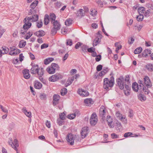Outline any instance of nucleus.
Listing matches in <instances>:
<instances>
[{
	"instance_id": "obj_35",
	"label": "nucleus",
	"mask_w": 153,
	"mask_h": 153,
	"mask_svg": "<svg viewBox=\"0 0 153 153\" xmlns=\"http://www.w3.org/2000/svg\"><path fill=\"white\" fill-rule=\"evenodd\" d=\"M115 128L117 131H120L122 128V126L121 123L120 122H117L116 123Z\"/></svg>"
},
{
	"instance_id": "obj_60",
	"label": "nucleus",
	"mask_w": 153,
	"mask_h": 153,
	"mask_svg": "<svg viewBox=\"0 0 153 153\" xmlns=\"http://www.w3.org/2000/svg\"><path fill=\"white\" fill-rule=\"evenodd\" d=\"M96 56L97 57L95 58L96 61L97 62L101 60V55H97Z\"/></svg>"
},
{
	"instance_id": "obj_63",
	"label": "nucleus",
	"mask_w": 153,
	"mask_h": 153,
	"mask_svg": "<svg viewBox=\"0 0 153 153\" xmlns=\"http://www.w3.org/2000/svg\"><path fill=\"white\" fill-rule=\"evenodd\" d=\"M102 66L101 65H98L97 67V71H100L102 68Z\"/></svg>"
},
{
	"instance_id": "obj_45",
	"label": "nucleus",
	"mask_w": 153,
	"mask_h": 153,
	"mask_svg": "<svg viewBox=\"0 0 153 153\" xmlns=\"http://www.w3.org/2000/svg\"><path fill=\"white\" fill-rule=\"evenodd\" d=\"M33 32H28L25 35V39H29L33 35Z\"/></svg>"
},
{
	"instance_id": "obj_36",
	"label": "nucleus",
	"mask_w": 153,
	"mask_h": 153,
	"mask_svg": "<svg viewBox=\"0 0 153 153\" xmlns=\"http://www.w3.org/2000/svg\"><path fill=\"white\" fill-rule=\"evenodd\" d=\"M152 13V10L150 9L147 10L145 11L144 15L145 17H148L150 16Z\"/></svg>"
},
{
	"instance_id": "obj_47",
	"label": "nucleus",
	"mask_w": 153,
	"mask_h": 153,
	"mask_svg": "<svg viewBox=\"0 0 153 153\" xmlns=\"http://www.w3.org/2000/svg\"><path fill=\"white\" fill-rule=\"evenodd\" d=\"M76 116L75 114H71L68 116V117L69 119H74Z\"/></svg>"
},
{
	"instance_id": "obj_31",
	"label": "nucleus",
	"mask_w": 153,
	"mask_h": 153,
	"mask_svg": "<svg viewBox=\"0 0 153 153\" xmlns=\"http://www.w3.org/2000/svg\"><path fill=\"white\" fill-rule=\"evenodd\" d=\"M132 88L133 90L135 92H137L139 89L138 84L136 82L132 84Z\"/></svg>"
},
{
	"instance_id": "obj_22",
	"label": "nucleus",
	"mask_w": 153,
	"mask_h": 153,
	"mask_svg": "<svg viewBox=\"0 0 153 153\" xmlns=\"http://www.w3.org/2000/svg\"><path fill=\"white\" fill-rule=\"evenodd\" d=\"M22 112L25 114L26 116L29 118H31L32 117L31 113L30 111H28L25 108H23L22 109Z\"/></svg>"
},
{
	"instance_id": "obj_34",
	"label": "nucleus",
	"mask_w": 153,
	"mask_h": 153,
	"mask_svg": "<svg viewBox=\"0 0 153 153\" xmlns=\"http://www.w3.org/2000/svg\"><path fill=\"white\" fill-rule=\"evenodd\" d=\"M100 42V40L98 37L94 39L93 43V45L94 46L97 45Z\"/></svg>"
},
{
	"instance_id": "obj_59",
	"label": "nucleus",
	"mask_w": 153,
	"mask_h": 153,
	"mask_svg": "<svg viewBox=\"0 0 153 153\" xmlns=\"http://www.w3.org/2000/svg\"><path fill=\"white\" fill-rule=\"evenodd\" d=\"M95 51V48H93V47H91V48L88 49V51L89 52L92 53V52H94V51Z\"/></svg>"
},
{
	"instance_id": "obj_33",
	"label": "nucleus",
	"mask_w": 153,
	"mask_h": 153,
	"mask_svg": "<svg viewBox=\"0 0 153 153\" xmlns=\"http://www.w3.org/2000/svg\"><path fill=\"white\" fill-rule=\"evenodd\" d=\"M54 59L53 58H48L45 60L44 64L45 65H48Z\"/></svg>"
},
{
	"instance_id": "obj_30",
	"label": "nucleus",
	"mask_w": 153,
	"mask_h": 153,
	"mask_svg": "<svg viewBox=\"0 0 153 153\" xmlns=\"http://www.w3.org/2000/svg\"><path fill=\"white\" fill-rule=\"evenodd\" d=\"M138 97L139 99L141 101H144L146 100L145 96L142 94H139Z\"/></svg>"
},
{
	"instance_id": "obj_57",
	"label": "nucleus",
	"mask_w": 153,
	"mask_h": 153,
	"mask_svg": "<svg viewBox=\"0 0 153 153\" xmlns=\"http://www.w3.org/2000/svg\"><path fill=\"white\" fill-rule=\"evenodd\" d=\"M39 97L41 100H44L46 98V95L44 94H42L40 95Z\"/></svg>"
},
{
	"instance_id": "obj_56",
	"label": "nucleus",
	"mask_w": 153,
	"mask_h": 153,
	"mask_svg": "<svg viewBox=\"0 0 153 153\" xmlns=\"http://www.w3.org/2000/svg\"><path fill=\"white\" fill-rule=\"evenodd\" d=\"M134 41V38L133 37H131L130 40L129 39L128 41V43L129 44H131L133 43Z\"/></svg>"
},
{
	"instance_id": "obj_13",
	"label": "nucleus",
	"mask_w": 153,
	"mask_h": 153,
	"mask_svg": "<svg viewBox=\"0 0 153 153\" xmlns=\"http://www.w3.org/2000/svg\"><path fill=\"white\" fill-rule=\"evenodd\" d=\"M88 128L87 127L83 128L81 131V136L82 138H85L87 135L88 131Z\"/></svg>"
},
{
	"instance_id": "obj_29",
	"label": "nucleus",
	"mask_w": 153,
	"mask_h": 153,
	"mask_svg": "<svg viewBox=\"0 0 153 153\" xmlns=\"http://www.w3.org/2000/svg\"><path fill=\"white\" fill-rule=\"evenodd\" d=\"M151 51L150 50L147 49L145 50L142 53V56L143 57H146L149 54H151Z\"/></svg>"
},
{
	"instance_id": "obj_64",
	"label": "nucleus",
	"mask_w": 153,
	"mask_h": 153,
	"mask_svg": "<svg viewBox=\"0 0 153 153\" xmlns=\"http://www.w3.org/2000/svg\"><path fill=\"white\" fill-rule=\"evenodd\" d=\"M111 135L113 138H117L118 137V135L114 133L112 134Z\"/></svg>"
},
{
	"instance_id": "obj_55",
	"label": "nucleus",
	"mask_w": 153,
	"mask_h": 153,
	"mask_svg": "<svg viewBox=\"0 0 153 153\" xmlns=\"http://www.w3.org/2000/svg\"><path fill=\"white\" fill-rule=\"evenodd\" d=\"M57 123L59 126L62 125V123H63V120L59 118H58L57 120Z\"/></svg>"
},
{
	"instance_id": "obj_10",
	"label": "nucleus",
	"mask_w": 153,
	"mask_h": 153,
	"mask_svg": "<svg viewBox=\"0 0 153 153\" xmlns=\"http://www.w3.org/2000/svg\"><path fill=\"white\" fill-rule=\"evenodd\" d=\"M115 115L117 118L122 121L123 123L126 124L127 120L125 116L122 115L119 111H116Z\"/></svg>"
},
{
	"instance_id": "obj_14",
	"label": "nucleus",
	"mask_w": 153,
	"mask_h": 153,
	"mask_svg": "<svg viewBox=\"0 0 153 153\" xmlns=\"http://www.w3.org/2000/svg\"><path fill=\"white\" fill-rule=\"evenodd\" d=\"M78 93L82 97H87L89 95L88 92L82 89H79L77 91Z\"/></svg>"
},
{
	"instance_id": "obj_17",
	"label": "nucleus",
	"mask_w": 153,
	"mask_h": 153,
	"mask_svg": "<svg viewBox=\"0 0 153 153\" xmlns=\"http://www.w3.org/2000/svg\"><path fill=\"white\" fill-rule=\"evenodd\" d=\"M106 110L105 107L102 106L100 109V115L102 118L104 117L105 115Z\"/></svg>"
},
{
	"instance_id": "obj_38",
	"label": "nucleus",
	"mask_w": 153,
	"mask_h": 153,
	"mask_svg": "<svg viewBox=\"0 0 153 153\" xmlns=\"http://www.w3.org/2000/svg\"><path fill=\"white\" fill-rule=\"evenodd\" d=\"M38 4V1H34L30 5V7L32 9L36 7Z\"/></svg>"
},
{
	"instance_id": "obj_21",
	"label": "nucleus",
	"mask_w": 153,
	"mask_h": 153,
	"mask_svg": "<svg viewBox=\"0 0 153 153\" xmlns=\"http://www.w3.org/2000/svg\"><path fill=\"white\" fill-rule=\"evenodd\" d=\"M34 34L37 37H39L44 36L45 34V33L43 30H41L35 32Z\"/></svg>"
},
{
	"instance_id": "obj_24",
	"label": "nucleus",
	"mask_w": 153,
	"mask_h": 153,
	"mask_svg": "<svg viewBox=\"0 0 153 153\" xmlns=\"http://www.w3.org/2000/svg\"><path fill=\"white\" fill-rule=\"evenodd\" d=\"M56 15L54 13H51L50 14L49 18L51 23L56 20Z\"/></svg>"
},
{
	"instance_id": "obj_11",
	"label": "nucleus",
	"mask_w": 153,
	"mask_h": 153,
	"mask_svg": "<svg viewBox=\"0 0 153 153\" xmlns=\"http://www.w3.org/2000/svg\"><path fill=\"white\" fill-rule=\"evenodd\" d=\"M90 121V123L92 126H94L97 124L98 121V118L96 113H94L91 114Z\"/></svg>"
},
{
	"instance_id": "obj_5",
	"label": "nucleus",
	"mask_w": 153,
	"mask_h": 153,
	"mask_svg": "<svg viewBox=\"0 0 153 153\" xmlns=\"http://www.w3.org/2000/svg\"><path fill=\"white\" fill-rule=\"evenodd\" d=\"M59 65L55 63H52L50 66H48L46 69V71L50 74H53L55 72L56 70H58L59 69Z\"/></svg>"
},
{
	"instance_id": "obj_37",
	"label": "nucleus",
	"mask_w": 153,
	"mask_h": 153,
	"mask_svg": "<svg viewBox=\"0 0 153 153\" xmlns=\"http://www.w3.org/2000/svg\"><path fill=\"white\" fill-rule=\"evenodd\" d=\"M145 10V8L143 7H140L138 9V11L139 14L143 15Z\"/></svg>"
},
{
	"instance_id": "obj_50",
	"label": "nucleus",
	"mask_w": 153,
	"mask_h": 153,
	"mask_svg": "<svg viewBox=\"0 0 153 153\" xmlns=\"http://www.w3.org/2000/svg\"><path fill=\"white\" fill-rule=\"evenodd\" d=\"M20 51L19 49H16L13 51V56L19 54L20 53Z\"/></svg>"
},
{
	"instance_id": "obj_25",
	"label": "nucleus",
	"mask_w": 153,
	"mask_h": 153,
	"mask_svg": "<svg viewBox=\"0 0 153 153\" xmlns=\"http://www.w3.org/2000/svg\"><path fill=\"white\" fill-rule=\"evenodd\" d=\"M35 88L37 89H40L42 86V85L41 83L38 81H35L34 83Z\"/></svg>"
},
{
	"instance_id": "obj_23",
	"label": "nucleus",
	"mask_w": 153,
	"mask_h": 153,
	"mask_svg": "<svg viewBox=\"0 0 153 153\" xmlns=\"http://www.w3.org/2000/svg\"><path fill=\"white\" fill-rule=\"evenodd\" d=\"M12 147L16 151H18V149L16 148L19 146V144L18 143V141L16 139L14 140L13 142H12Z\"/></svg>"
},
{
	"instance_id": "obj_62",
	"label": "nucleus",
	"mask_w": 153,
	"mask_h": 153,
	"mask_svg": "<svg viewBox=\"0 0 153 153\" xmlns=\"http://www.w3.org/2000/svg\"><path fill=\"white\" fill-rule=\"evenodd\" d=\"M96 2L100 6H102L103 4L102 2L100 0H96Z\"/></svg>"
},
{
	"instance_id": "obj_16",
	"label": "nucleus",
	"mask_w": 153,
	"mask_h": 153,
	"mask_svg": "<svg viewBox=\"0 0 153 153\" xmlns=\"http://www.w3.org/2000/svg\"><path fill=\"white\" fill-rule=\"evenodd\" d=\"M85 11L82 9H80L77 11L76 16L79 18H81L85 15Z\"/></svg>"
},
{
	"instance_id": "obj_44",
	"label": "nucleus",
	"mask_w": 153,
	"mask_h": 153,
	"mask_svg": "<svg viewBox=\"0 0 153 153\" xmlns=\"http://www.w3.org/2000/svg\"><path fill=\"white\" fill-rule=\"evenodd\" d=\"M72 20L70 19H67L65 22V24L66 26H69L72 24Z\"/></svg>"
},
{
	"instance_id": "obj_43",
	"label": "nucleus",
	"mask_w": 153,
	"mask_h": 153,
	"mask_svg": "<svg viewBox=\"0 0 153 153\" xmlns=\"http://www.w3.org/2000/svg\"><path fill=\"white\" fill-rule=\"evenodd\" d=\"M67 92V89L65 88L62 89L61 91V94L62 96L65 95Z\"/></svg>"
},
{
	"instance_id": "obj_54",
	"label": "nucleus",
	"mask_w": 153,
	"mask_h": 153,
	"mask_svg": "<svg viewBox=\"0 0 153 153\" xmlns=\"http://www.w3.org/2000/svg\"><path fill=\"white\" fill-rule=\"evenodd\" d=\"M82 44L80 42H78L75 46V48L76 49H78L80 46H82Z\"/></svg>"
},
{
	"instance_id": "obj_26",
	"label": "nucleus",
	"mask_w": 153,
	"mask_h": 153,
	"mask_svg": "<svg viewBox=\"0 0 153 153\" xmlns=\"http://www.w3.org/2000/svg\"><path fill=\"white\" fill-rule=\"evenodd\" d=\"M146 68L149 71H153V64L148 63L146 65Z\"/></svg>"
},
{
	"instance_id": "obj_52",
	"label": "nucleus",
	"mask_w": 153,
	"mask_h": 153,
	"mask_svg": "<svg viewBox=\"0 0 153 153\" xmlns=\"http://www.w3.org/2000/svg\"><path fill=\"white\" fill-rule=\"evenodd\" d=\"M91 11V14L93 16H95L97 14V11L94 9L92 10Z\"/></svg>"
},
{
	"instance_id": "obj_19",
	"label": "nucleus",
	"mask_w": 153,
	"mask_h": 153,
	"mask_svg": "<svg viewBox=\"0 0 153 153\" xmlns=\"http://www.w3.org/2000/svg\"><path fill=\"white\" fill-rule=\"evenodd\" d=\"M84 102L85 105L87 106H90L94 103V102L92 99L87 98L85 99L84 100Z\"/></svg>"
},
{
	"instance_id": "obj_40",
	"label": "nucleus",
	"mask_w": 153,
	"mask_h": 153,
	"mask_svg": "<svg viewBox=\"0 0 153 153\" xmlns=\"http://www.w3.org/2000/svg\"><path fill=\"white\" fill-rule=\"evenodd\" d=\"M125 84H124V85H126V84L128 85H129V77L128 75L126 76L125 78Z\"/></svg>"
},
{
	"instance_id": "obj_18",
	"label": "nucleus",
	"mask_w": 153,
	"mask_h": 153,
	"mask_svg": "<svg viewBox=\"0 0 153 153\" xmlns=\"http://www.w3.org/2000/svg\"><path fill=\"white\" fill-rule=\"evenodd\" d=\"M53 105L54 106L58 103L60 99V96L57 94H55L53 96Z\"/></svg>"
},
{
	"instance_id": "obj_6",
	"label": "nucleus",
	"mask_w": 153,
	"mask_h": 153,
	"mask_svg": "<svg viewBox=\"0 0 153 153\" xmlns=\"http://www.w3.org/2000/svg\"><path fill=\"white\" fill-rule=\"evenodd\" d=\"M44 71L43 68H39L38 65H36L32 66L31 69V73L33 74H37L40 76L42 74Z\"/></svg>"
},
{
	"instance_id": "obj_1",
	"label": "nucleus",
	"mask_w": 153,
	"mask_h": 153,
	"mask_svg": "<svg viewBox=\"0 0 153 153\" xmlns=\"http://www.w3.org/2000/svg\"><path fill=\"white\" fill-rule=\"evenodd\" d=\"M138 82L140 84V89L143 90L145 94H148L149 93V91L148 88L151 87L152 86L149 77L147 76H146L143 78V81L140 80Z\"/></svg>"
},
{
	"instance_id": "obj_9",
	"label": "nucleus",
	"mask_w": 153,
	"mask_h": 153,
	"mask_svg": "<svg viewBox=\"0 0 153 153\" xmlns=\"http://www.w3.org/2000/svg\"><path fill=\"white\" fill-rule=\"evenodd\" d=\"M62 78V76L60 74L57 73L52 75L49 78V80L52 82H54Z\"/></svg>"
},
{
	"instance_id": "obj_20",
	"label": "nucleus",
	"mask_w": 153,
	"mask_h": 153,
	"mask_svg": "<svg viewBox=\"0 0 153 153\" xmlns=\"http://www.w3.org/2000/svg\"><path fill=\"white\" fill-rule=\"evenodd\" d=\"M29 71L28 70L25 69L23 70V73L24 77L26 79H29L30 77V74H29Z\"/></svg>"
},
{
	"instance_id": "obj_61",
	"label": "nucleus",
	"mask_w": 153,
	"mask_h": 153,
	"mask_svg": "<svg viewBox=\"0 0 153 153\" xmlns=\"http://www.w3.org/2000/svg\"><path fill=\"white\" fill-rule=\"evenodd\" d=\"M48 44H44L41 46V49H42L44 48H46L48 47Z\"/></svg>"
},
{
	"instance_id": "obj_41",
	"label": "nucleus",
	"mask_w": 153,
	"mask_h": 153,
	"mask_svg": "<svg viewBox=\"0 0 153 153\" xmlns=\"http://www.w3.org/2000/svg\"><path fill=\"white\" fill-rule=\"evenodd\" d=\"M144 16L142 14H139V15L137 16L136 18L137 20L139 22L142 21L143 19Z\"/></svg>"
},
{
	"instance_id": "obj_7",
	"label": "nucleus",
	"mask_w": 153,
	"mask_h": 153,
	"mask_svg": "<svg viewBox=\"0 0 153 153\" xmlns=\"http://www.w3.org/2000/svg\"><path fill=\"white\" fill-rule=\"evenodd\" d=\"M25 23L23 28L21 30V33L24 34L27 30L31 27L32 24L30 22H29L26 19H25L23 20Z\"/></svg>"
},
{
	"instance_id": "obj_58",
	"label": "nucleus",
	"mask_w": 153,
	"mask_h": 153,
	"mask_svg": "<svg viewBox=\"0 0 153 153\" xmlns=\"http://www.w3.org/2000/svg\"><path fill=\"white\" fill-rule=\"evenodd\" d=\"M0 108L2 111L3 112L6 113H8V110L7 109L4 108L2 105H0Z\"/></svg>"
},
{
	"instance_id": "obj_51",
	"label": "nucleus",
	"mask_w": 153,
	"mask_h": 153,
	"mask_svg": "<svg viewBox=\"0 0 153 153\" xmlns=\"http://www.w3.org/2000/svg\"><path fill=\"white\" fill-rule=\"evenodd\" d=\"M66 43L67 45H68L71 46L72 45V41L71 39H68L67 40V42Z\"/></svg>"
},
{
	"instance_id": "obj_12",
	"label": "nucleus",
	"mask_w": 153,
	"mask_h": 153,
	"mask_svg": "<svg viewBox=\"0 0 153 153\" xmlns=\"http://www.w3.org/2000/svg\"><path fill=\"white\" fill-rule=\"evenodd\" d=\"M25 19H26L28 21L31 23L37 21L38 19V16L37 14H35L29 17H26Z\"/></svg>"
},
{
	"instance_id": "obj_46",
	"label": "nucleus",
	"mask_w": 153,
	"mask_h": 153,
	"mask_svg": "<svg viewBox=\"0 0 153 153\" xmlns=\"http://www.w3.org/2000/svg\"><path fill=\"white\" fill-rule=\"evenodd\" d=\"M2 50L4 51L3 53V54H5L7 53L9 51V49L8 48L4 46L2 47Z\"/></svg>"
},
{
	"instance_id": "obj_8",
	"label": "nucleus",
	"mask_w": 153,
	"mask_h": 153,
	"mask_svg": "<svg viewBox=\"0 0 153 153\" xmlns=\"http://www.w3.org/2000/svg\"><path fill=\"white\" fill-rule=\"evenodd\" d=\"M78 136L74 135L71 133L67 135L66 140L68 143L71 145H73L74 143V140L75 139L79 138Z\"/></svg>"
},
{
	"instance_id": "obj_15",
	"label": "nucleus",
	"mask_w": 153,
	"mask_h": 153,
	"mask_svg": "<svg viewBox=\"0 0 153 153\" xmlns=\"http://www.w3.org/2000/svg\"><path fill=\"white\" fill-rule=\"evenodd\" d=\"M106 121L108 126L111 128L114 127V123L113 122V119L110 116H108L106 118Z\"/></svg>"
},
{
	"instance_id": "obj_28",
	"label": "nucleus",
	"mask_w": 153,
	"mask_h": 153,
	"mask_svg": "<svg viewBox=\"0 0 153 153\" xmlns=\"http://www.w3.org/2000/svg\"><path fill=\"white\" fill-rule=\"evenodd\" d=\"M134 134L131 132H128L125 133L124 135V137H125L127 138L128 137H138V135H136L135 134H134V136H131L132 135H133Z\"/></svg>"
},
{
	"instance_id": "obj_39",
	"label": "nucleus",
	"mask_w": 153,
	"mask_h": 153,
	"mask_svg": "<svg viewBox=\"0 0 153 153\" xmlns=\"http://www.w3.org/2000/svg\"><path fill=\"white\" fill-rule=\"evenodd\" d=\"M142 49L141 47L137 48L134 51V53L135 54H138L140 53L142 51Z\"/></svg>"
},
{
	"instance_id": "obj_2",
	"label": "nucleus",
	"mask_w": 153,
	"mask_h": 153,
	"mask_svg": "<svg viewBox=\"0 0 153 153\" xmlns=\"http://www.w3.org/2000/svg\"><path fill=\"white\" fill-rule=\"evenodd\" d=\"M124 79L123 78L121 77L117 80V84L120 89H124V92L125 95L128 96L130 94V87L128 85L124 84Z\"/></svg>"
},
{
	"instance_id": "obj_53",
	"label": "nucleus",
	"mask_w": 153,
	"mask_h": 153,
	"mask_svg": "<svg viewBox=\"0 0 153 153\" xmlns=\"http://www.w3.org/2000/svg\"><path fill=\"white\" fill-rule=\"evenodd\" d=\"M42 25V21H39L37 22V27L38 28H40Z\"/></svg>"
},
{
	"instance_id": "obj_3",
	"label": "nucleus",
	"mask_w": 153,
	"mask_h": 153,
	"mask_svg": "<svg viewBox=\"0 0 153 153\" xmlns=\"http://www.w3.org/2000/svg\"><path fill=\"white\" fill-rule=\"evenodd\" d=\"M114 83V78L113 76H111L110 79L108 78H105L103 80V87L106 90L109 89V88L113 87Z\"/></svg>"
},
{
	"instance_id": "obj_48",
	"label": "nucleus",
	"mask_w": 153,
	"mask_h": 153,
	"mask_svg": "<svg viewBox=\"0 0 153 153\" xmlns=\"http://www.w3.org/2000/svg\"><path fill=\"white\" fill-rule=\"evenodd\" d=\"M81 48L82 51L84 52H85L86 51V50L87 48V47L86 45L82 44Z\"/></svg>"
},
{
	"instance_id": "obj_32",
	"label": "nucleus",
	"mask_w": 153,
	"mask_h": 153,
	"mask_svg": "<svg viewBox=\"0 0 153 153\" xmlns=\"http://www.w3.org/2000/svg\"><path fill=\"white\" fill-rule=\"evenodd\" d=\"M49 20H50L49 19V16L48 14H46L44 18V24L45 25H48L49 22Z\"/></svg>"
},
{
	"instance_id": "obj_42",
	"label": "nucleus",
	"mask_w": 153,
	"mask_h": 153,
	"mask_svg": "<svg viewBox=\"0 0 153 153\" xmlns=\"http://www.w3.org/2000/svg\"><path fill=\"white\" fill-rule=\"evenodd\" d=\"M26 45V42L25 41H21L20 42L19 45L20 48H22L25 47Z\"/></svg>"
},
{
	"instance_id": "obj_49",
	"label": "nucleus",
	"mask_w": 153,
	"mask_h": 153,
	"mask_svg": "<svg viewBox=\"0 0 153 153\" xmlns=\"http://www.w3.org/2000/svg\"><path fill=\"white\" fill-rule=\"evenodd\" d=\"M65 114L64 112L60 114H59L60 118L59 119H60L62 120H64L65 118Z\"/></svg>"
},
{
	"instance_id": "obj_4",
	"label": "nucleus",
	"mask_w": 153,
	"mask_h": 153,
	"mask_svg": "<svg viewBox=\"0 0 153 153\" xmlns=\"http://www.w3.org/2000/svg\"><path fill=\"white\" fill-rule=\"evenodd\" d=\"M51 23L53 25V27L51 30V33L53 35H54L56 33L57 31L60 29L61 25L59 21L57 20Z\"/></svg>"
},
{
	"instance_id": "obj_27",
	"label": "nucleus",
	"mask_w": 153,
	"mask_h": 153,
	"mask_svg": "<svg viewBox=\"0 0 153 153\" xmlns=\"http://www.w3.org/2000/svg\"><path fill=\"white\" fill-rule=\"evenodd\" d=\"M74 78V77L69 78L65 84V87H67L68 85H70V84H71L72 82H73V81Z\"/></svg>"
}]
</instances>
